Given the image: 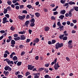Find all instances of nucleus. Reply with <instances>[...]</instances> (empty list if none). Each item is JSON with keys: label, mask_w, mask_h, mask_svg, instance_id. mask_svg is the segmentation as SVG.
<instances>
[{"label": "nucleus", "mask_w": 78, "mask_h": 78, "mask_svg": "<svg viewBox=\"0 0 78 78\" xmlns=\"http://www.w3.org/2000/svg\"><path fill=\"white\" fill-rule=\"evenodd\" d=\"M64 45L63 43H61L60 44L58 42L56 44L55 47L56 49H59V48H61Z\"/></svg>", "instance_id": "1"}, {"label": "nucleus", "mask_w": 78, "mask_h": 78, "mask_svg": "<svg viewBox=\"0 0 78 78\" xmlns=\"http://www.w3.org/2000/svg\"><path fill=\"white\" fill-rule=\"evenodd\" d=\"M58 63L59 62H57V64L56 63H55V64L54 67L55 70H58V68L60 67V66H59V64H58Z\"/></svg>", "instance_id": "2"}, {"label": "nucleus", "mask_w": 78, "mask_h": 78, "mask_svg": "<svg viewBox=\"0 0 78 78\" xmlns=\"http://www.w3.org/2000/svg\"><path fill=\"white\" fill-rule=\"evenodd\" d=\"M2 20V23L4 24H5V23H7V22H9V21L7 20V18L5 17L3 18Z\"/></svg>", "instance_id": "3"}, {"label": "nucleus", "mask_w": 78, "mask_h": 78, "mask_svg": "<svg viewBox=\"0 0 78 78\" xmlns=\"http://www.w3.org/2000/svg\"><path fill=\"white\" fill-rule=\"evenodd\" d=\"M26 17V16L25 15H23V16H18V19L20 20H23V19H24Z\"/></svg>", "instance_id": "4"}, {"label": "nucleus", "mask_w": 78, "mask_h": 78, "mask_svg": "<svg viewBox=\"0 0 78 78\" xmlns=\"http://www.w3.org/2000/svg\"><path fill=\"white\" fill-rule=\"evenodd\" d=\"M4 69L6 71H7V70H9V71H10V67H9V66H6L4 68Z\"/></svg>", "instance_id": "5"}, {"label": "nucleus", "mask_w": 78, "mask_h": 78, "mask_svg": "<svg viewBox=\"0 0 78 78\" xmlns=\"http://www.w3.org/2000/svg\"><path fill=\"white\" fill-rule=\"evenodd\" d=\"M21 40H25L26 39V37L25 36V35H22L21 36Z\"/></svg>", "instance_id": "6"}, {"label": "nucleus", "mask_w": 78, "mask_h": 78, "mask_svg": "<svg viewBox=\"0 0 78 78\" xmlns=\"http://www.w3.org/2000/svg\"><path fill=\"white\" fill-rule=\"evenodd\" d=\"M33 42L36 43H38V42H39V39L37 38H36L34 40Z\"/></svg>", "instance_id": "7"}, {"label": "nucleus", "mask_w": 78, "mask_h": 78, "mask_svg": "<svg viewBox=\"0 0 78 78\" xmlns=\"http://www.w3.org/2000/svg\"><path fill=\"white\" fill-rule=\"evenodd\" d=\"M56 62H57V58H56L53 62H52L51 63V65L52 66L53 65V64H56Z\"/></svg>", "instance_id": "8"}, {"label": "nucleus", "mask_w": 78, "mask_h": 78, "mask_svg": "<svg viewBox=\"0 0 78 78\" xmlns=\"http://www.w3.org/2000/svg\"><path fill=\"white\" fill-rule=\"evenodd\" d=\"M12 59L13 61H17V60H18V58H17V57L16 56H15L12 58Z\"/></svg>", "instance_id": "9"}, {"label": "nucleus", "mask_w": 78, "mask_h": 78, "mask_svg": "<svg viewBox=\"0 0 78 78\" xmlns=\"http://www.w3.org/2000/svg\"><path fill=\"white\" fill-rule=\"evenodd\" d=\"M29 23V21L28 20L25 23V25L27 27H28V24Z\"/></svg>", "instance_id": "10"}, {"label": "nucleus", "mask_w": 78, "mask_h": 78, "mask_svg": "<svg viewBox=\"0 0 78 78\" xmlns=\"http://www.w3.org/2000/svg\"><path fill=\"white\" fill-rule=\"evenodd\" d=\"M50 28L48 27H45L44 28V30L45 31H49Z\"/></svg>", "instance_id": "11"}, {"label": "nucleus", "mask_w": 78, "mask_h": 78, "mask_svg": "<svg viewBox=\"0 0 78 78\" xmlns=\"http://www.w3.org/2000/svg\"><path fill=\"white\" fill-rule=\"evenodd\" d=\"M16 54L14 52H12L10 55V58H12L13 57V55H16Z\"/></svg>", "instance_id": "12"}, {"label": "nucleus", "mask_w": 78, "mask_h": 78, "mask_svg": "<svg viewBox=\"0 0 78 78\" xmlns=\"http://www.w3.org/2000/svg\"><path fill=\"white\" fill-rule=\"evenodd\" d=\"M66 12V10H62L60 11V14H65Z\"/></svg>", "instance_id": "13"}, {"label": "nucleus", "mask_w": 78, "mask_h": 78, "mask_svg": "<svg viewBox=\"0 0 78 78\" xmlns=\"http://www.w3.org/2000/svg\"><path fill=\"white\" fill-rule=\"evenodd\" d=\"M14 39L16 41H19L20 39V37H17L14 38Z\"/></svg>", "instance_id": "14"}, {"label": "nucleus", "mask_w": 78, "mask_h": 78, "mask_svg": "<svg viewBox=\"0 0 78 78\" xmlns=\"http://www.w3.org/2000/svg\"><path fill=\"white\" fill-rule=\"evenodd\" d=\"M35 14L36 16L37 17H39V16L41 15V14H40V13L38 12H36L35 13Z\"/></svg>", "instance_id": "15"}, {"label": "nucleus", "mask_w": 78, "mask_h": 78, "mask_svg": "<svg viewBox=\"0 0 78 78\" xmlns=\"http://www.w3.org/2000/svg\"><path fill=\"white\" fill-rule=\"evenodd\" d=\"M31 66H32V65H28L27 66L28 69V70H31Z\"/></svg>", "instance_id": "16"}, {"label": "nucleus", "mask_w": 78, "mask_h": 78, "mask_svg": "<svg viewBox=\"0 0 78 78\" xmlns=\"http://www.w3.org/2000/svg\"><path fill=\"white\" fill-rule=\"evenodd\" d=\"M30 25V27H34V25H35V24L34 23H31Z\"/></svg>", "instance_id": "17"}, {"label": "nucleus", "mask_w": 78, "mask_h": 78, "mask_svg": "<svg viewBox=\"0 0 78 78\" xmlns=\"http://www.w3.org/2000/svg\"><path fill=\"white\" fill-rule=\"evenodd\" d=\"M30 21L32 23H34L35 22V20L34 18H32Z\"/></svg>", "instance_id": "18"}, {"label": "nucleus", "mask_w": 78, "mask_h": 78, "mask_svg": "<svg viewBox=\"0 0 78 78\" xmlns=\"http://www.w3.org/2000/svg\"><path fill=\"white\" fill-rule=\"evenodd\" d=\"M64 16L62 15H61L60 16H59V18L61 20H62L64 19Z\"/></svg>", "instance_id": "19"}, {"label": "nucleus", "mask_w": 78, "mask_h": 78, "mask_svg": "<svg viewBox=\"0 0 78 78\" xmlns=\"http://www.w3.org/2000/svg\"><path fill=\"white\" fill-rule=\"evenodd\" d=\"M22 63V62H19L17 63V66H21Z\"/></svg>", "instance_id": "20"}, {"label": "nucleus", "mask_w": 78, "mask_h": 78, "mask_svg": "<svg viewBox=\"0 0 78 78\" xmlns=\"http://www.w3.org/2000/svg\"><path fill=\"white\" fill-rule=\"evenodd\" d=\"M26 31H20V32H18V33L19 34H25L26 33Z\"/></svg>", "instance_id": "21"}, {"label": "nucleus", "mask_w": 78, "mask_h": 78, "mask_svg": "<svg viewBox=\"0 0 78 78\" xmlns=\"http://www.w3.org/2000/svg\"><path fill=\"white\" fill-rule=\"evenodd\" d=\"M10 30L12 31H14V30H15V27L13 26H12L10 27Z\"/></svg>", "instance_id": "22"}, {"label": "nucleus", "mask_w": 78, "mask_h": 78, "mask_svg": "<svg viewBox=\"0 0 78 78\" xmlns=\"http://www.w3.org/2000/svg\"><path fill=\"white\" fill-rule=\"evenodd\" d=\"M69 5H75V3L71 1L69 3Z\"/></svg>", "instance_id": "23"}, {"label": "nucleus", "mask_w": 78, "mask_h": 78, "mask_svg": "<svg viewBox=\"0 0 78 78\" xmlns=\"http://www.w3.org/2000/svg\"><path fill=\"white\" fill-rule=\"evenodd\" d=\"M74 9L76 11H78V7L74 6Z\"/></svg>", "instance_id": "24"}, {"label": "nucleus", "mask_w": 78, "mask_h": 78, "mask_svg": "<svg viewBox=\"0 0 78 78\" xmlns=\"http://www.w3.org/2000/svg\"><path fill=\"white\" fill-rule=\"evenodd\" d=\"M11 44H16V41L14 40H12L11 41Z\"/></svg>", "instance_id": "25"}, {"label": "nucleus", "mask_w": 78, "mask_h": 78, "mask_svg": "<svg viewBox=\"0 0 78 78\" xmlns=\"http://www.w3.org/2000/svg\"><path fill=\"white\" fill-rule=\"evenodd\" d=\"M62 39L63 41H66V40H67V37L66 36L62 38Z\"/></svg>", "instance_id": "26"}, {"label": "nucleus", "mask_w": 78, "mask_h": 78, "mask_svg": "<svg viewBox=\"0 0 78 78\" xmlns=\"http://www.w3.org/2000/svg\"><path fill=\"white\" fill-rule=\"evenodd\" d=\"M44 77L45 78H51V77H50V76H49L48 75H45L44 76Z\"/></svg>", "instance_id": "27"}, {"label": "nucleus", "mask_w": 78, "mask_h": 78, "mask_svg": "<svg viewBox=\"0 0 78 78\" xmlns=\"http://www.w3.org/2000/svg\"><path fill=\"white\" fill-rule=\"evenodd\" d=\"M27 7L29 8V9H31L32 8V6L31 5H27Z\"/></svg>", "instance_id": "28"}, {"label": "nucleus", "mask_w": 78, "mask_h": 78, "mask_svg": "<svg viewBox=\"0 0 78 78\" xmlns=\"http://www.w3.org/2000/svg\"><path fill=\"white\" fill-rule=\"evenodd\" d=\"M17 77L18 78H23V76L21 75L18 74L17 76Z\"/></svg>", "instance_id": "29"}, {"label": "nucleus", "mask_w": 78, "mask_h": 78, "mask_svg": "<svg viewBox=\"0 0 78 78\" xmlns=\"http://www.w3.org/2000/svg\"><path fill=\"white\" fill-rule=\"evenodd\" d=\"M7 12H8V10H7V9H4L3 11L4 13L5 14H6Z\"/></svg>", "instance_id": "30"}, {"label": "nucleus", "mask_w": 78, "mask_h": 78, "mask_svg": "<svg viewBox=\"0 0 78 78\" xmlns=\"http://www.w3.org/2000/svg\"><path fill=\"white\" fill-rule=\"evenodd\" d=\"M50 66V63H46L44 65L45 67H48Z\"/></svg>", "instance_id": "31"}, {"label": "nucleus", "mask_w": 78, "mask_h": 78, "mask_svg": "<svg viewBox=\"0 0 78 78\" xmlns=\"http://www.w3.org/2000/svg\"><path fill=\"white\" fill-rule=\"evenodd\" d=\"M64 35L63 34V35H61L60 36H59V38H60V39H62V37H64Z\"/></svg>", "instance_id": "32"}, {"label": "nucleus", "mask_w": 78, "mask_h": 78, "mask_svg": "<svg viewBox=\"0 0 78 78\" xmlns=\"http://www.w3.org/2000/svg\"><path fill=\"white\" fill-rule=\"evenodd\" d=\"M30 41H31V39L27 38L26 40V43H28V42H30Z\"/></svg>", "instance_id": "33"}, {"label": "nucleus", "mask_w": 78, "mask_h": 78, "mask_svg": "<svg viewBox=\"0 0 78 78\" xmlns=\"http://www.w3.org/2000/svg\"><path fill=\"white\" fill-rule=\"evenodd\" d=\"M6 61L7 62V63H8V64H9V65H10V60H9L7 58Z\"/></svg>", "instance_id": "34"}, {"label": "nucleus", "mask_w": 78, "mask_h": 78, "mask_svg": "<svg viewBox=\"0 0 78 78\" xmlns=\"http://www.w3.org/2000/svg\"><path fill=\"white\" fill-rule=\"evenodd\" d=\"M52 42V44H55L56 41V40H52L51 41Z\"/></svg>", "instance_id": "35"}, {"label": "nucleus", "mask_w": 78, "mask_h": 78, "mask_svg": "<svg viewBox=\"0 0 78 78\" xmlns=\"http://www.w3.org/2000/svg\"><path fill=\"white\" fill-rule=\"evenodd\" d=\"M23 47V45H22V44H21L19 45V48H20V49H22Z\"/></svg>", "instance_id": "36"}, {"label": "nucleus", "mask_w": 78, "mask_h": 78, "mask_svg": "<svg viewBox=\"0 0 78 78\" xmlns=\"http://www.w3.org/2000/svg\"><path fill=\"white\" fill-rule=\"evenodd\" d=\"M72 40H70L68 42V45H72L71 44H72Z\"/></svg>", "instance_id": "37"}, {"label": "nucleus", "mask_w": 78, "mask_h": 78, "mask_svg": "<svg viewBox=\"0 0 78 78\" xmlns=\"http://www.w3.org/2000/svg\"><path fill=\"white\" fill-rule=\"evenodd\" d=\"M69 17H71L72 16V12H69Z\"/></svg>", "instance_id": "38"}, {"label": "nucleus", "mask_w": 78, "mask_h": 78, "mask_svg": "<svg viewBox=\"0 0 78 78\" xmlns=\"http://www.w3.org/2000/svg\"><path fill=\"white\" fill-rule=\"evenodd\" d=\"M50 6H51V7H52V8H53L55 7V5L54 4L51 3L50 5Z\"/></svg>", "instance_id": "39"}, {"label": "nucleus", "mask_w": 78, "mask_h": 78, "mask_svg": "<svg viewBox=\"0 0 78 78\" xmlns=\"http://www.w3.org/2000/svg\"><path fill=\"white\" fill-rule=\"evenodd\" d=\"M71 45L68 44V48H73V46H70Z\"/></svg>", "instance_id": "40"}, {"label": "nucleus", "mask_w": 78, "mask_h": 78, "mask_svg": "<svg viewBox=\"0 0 78 78\" xmlns=\"http://www.w3.org/2000/svg\"><path fill=\"white\" fill-rule=\"evenodd\" d=\"M20 71H18L17 72H16L15 73V74L17 76L18 74H20Z\"/></svg>", "instance_id": "41"}, {"label": "nucleus", "mask_w": 78, "mask_h": 78, "mask_svg": "<svg viewBox=\"0 0 78 78\" xmlns=\"http://www.w3.org/2000/svg\"><path fill=\"white\" fill-rule=\"evenodd\" d=\"M63 27L64 26H61V25L59 27V28H60L61 30H62V28H63Z\"/></svg>", "instance_id": "42"}, {"label": "nucleus", "mask_w": 78, "mask_h": 78, "mask_svg": "<svg viewBox=\"0 0 78 78\" xmlns=\"http://www.w3.org/2000/svg\"><path fill=\"white\" fill-rule=\"evenodd\" d=\"M25 54V52L23 51L21 52V56H23V55H24V54Z\"/></svg>", "instance_id": "43"}, {"label": "nucleus", "mask_w": 78, "mask_h": 78, "mask_svg": "<svg viewBox=\"0 0 78 78\" xmlns=\"http://www.w3.org/2000/svg\"><path fill=\"white\" fill-rule=\"evenodd\" d=\"M20 9H22L23 8V7H24V5H20Z\"/></svg>", "instance_id": "44"}, {"label": "nucleus", "mask_w": 78, "mask_h": 78, "mask_svg": "<svg viewBox=\"0 0 78 78\" xmlns=\"http://www.w3.org/2000/svg\"><path fill=\"white\" fill-rule=\"evenodd\" d=\"M22 12L24 14H27V11L26 10H24Z\"/></svg>", "instance_id": "45"}, {"label": "nucleus", "mask_w": 78, "mask_h": 78, "mask_svg": "<svg viewBox=\"0 0 78 78\" xmlns=\"http://www.w3.org/2000/svg\"><path fill=\"white\" fill-rule=\"evenodd\" d=\"M8 56V54L6 53H5L4 55V58H6Z\"/></svg>", "instance_id": "46"}, {"label": "nucleus", "mask_w": 78, "mask_h": 78, "mask_svg": "<svg viewBox=\"0 0 78 78\" xmlns=\"http://www.w3.org/2000/svg\"><path fill=\"white\" fill-rule=\"evenodd\" d=\"M57 25L59 27V26H60V25H61V23H60V21H58L57 23Z\"/></svg>", "instance_id": "47"}, {"label": "nucleus", "mask_w": 78, "mask_h": 78, "mask_svg": "<svg viewBox=\"0 0 78 78\" xmlns=\"http://www.w3.org/2000/svg\"><path fill=\"white\" fill-rule=\"evenodd\" d=\"M48 44H49V45H52V42H51L50 41H48Z\"/></svg>", "instance_id": "48"}, {"label": "nucleus", "mask_w": 78, "mask_h": 78, "mask_svg": "<svg viewBox=\"0 0 78 78\" xmlns=\"http://www.w3.org/2000/svg\"><path fill=\"white\" fill-rule=\"evenodd\" d=\"M5 17H6L7 19H8V18H9V14H7L5 15Z\"/></svg>", "instance_id": "49"}, {"label": "nucleus", "mask_w": 78, "mask_h": 78, "mask_svg": "<svg viewBox=\"0 0 78 78\" xmlns=\"http://www.w3.org/2000/svg\"><path fill=\"white\" fill-rule=\"evenodd\" d=\"M35 59L36 60H38L39 59V56H37L35 57Z\"/></svg>", "instance_id": "50"}, {"label": "nucleus", "mask_w": 78, "mask_h": 78, "mask_svg": "<svg viewBox=\"0 0 78 78\" xmlns=\"http://www.w3.org/2000/svg\"><path fill=\"white\" fill-rule=\"evenodd\" d=\"M58 14V12H53L54 15H56V14Z\"/></svg>", "instance_id": "51"}, {"label": "nucleus", "mask_w": 78, "mask_h": 78, "mask_svg": "<svg viewBox=\"0 0 78 78\" xmlns=\"http://www.w3.org/2000/svg\"><path fill=\"white\" fill-rule=\"evenodd\" d=\"M72 21L74 23H76L77 22V21H76V20H73Z\"/></svg>", "instance_id": "52"}, {"label": "nucleus", "mask_w": 78, "mask_h": 78, "mask_svg": "<svg viewBox=\"0 0 78 78\" xmlns=\"http://www.w3.org/2000/svg\"><path fill=\"white\" fill-rule=\"evenodd\" d=\"M66 23L67 25H69L70 24V21H67L66 22Z\"/></svg>", "instance_id": "53"}, {"label": "nucleus", "mask_w": 78, "mask_h": 78, "mask_svg": "<svg viewBox=\"0 0 78 78\" xmlns=\"http://www.w3.org/2000/svg\"><path fill=\"white\" fill-rule=\"evenodd\" d=\"M30 75V73H29V72H26V76H27L28 75Z\"/></svg>", "instance_id": "54"}, {"label": "nucleus", "mask_w": 78, "mask_h": 78, "mask_svg": "<svg viewBox=\"0 0 78 78\" xmlns=\"http://www.w3.org/2000/svg\"><path fill=\"white\" fill-rule=\"evenodd\" d=\"M14 37H18V34H14L13 35Z\"/></svg>", "instance_id": "55"}, {"label": "nucleus", "mask_w": 78, "mask_h": 78, "mask_svg": "<svg viewBox=\"0 0 78 78\" xmlns=\"http://www.w3.org/2000/svg\"><path fill=\"white\" fill-rule=\"evenodd\" d=\"M29 33L30 34H31V33H32V30H31L29 29Z\"/></svg>", "instance_id": "56"}, {"label": "nucleus", "mask_w": 78, "mask_h": 78, "mask_svg": "<svg viewBox=\"0 0 78 78\" xmlns=\"http://www.w3.org/2000/svg\"><path fill=\"white\" fill-rule=\"evenodd\" d=\"M66 60H67V61L68 62L70 61V59H69V58L68 57H66Z\"/></svg>", "instance_id": "57"}, {"label": "nucleus", "mask_w": 78, "mask_h": 78, "mask_svg": "<svg viewBox=\"0 0 78 78\" xmlns=\"http://www.w3.org/2000/svg\"><path fill=\"white\" fill-rule=\"evenodd\" d=\"M1 33H2V34H3V33H5V31L4 30H1L0 31Z\"/></svg>", "instance_id": "58"}, {"label": "nucleus", "mask_w": 78, "mask_h": 78, "mask_svg": "<svg viewBox=\"0 0 78 78\" xmlns=\"http://www.w3.org/2000/svg\"><path fill=\"white\" fill-rule=\"evenodd\" d=\"M16 9L18 10L19 9V6H17L15 7Z\"/></svg>", "instance_id": "59"}, {"label": "nucleus", "mask_w": 78, "mask_h": 78, "mask_svg": "<svg viewBox=\"0 0 78 78\" xmlns=\"http://www.w3.org/2000/svg\"><path fill=\"white\" fill-rule=\"evenodd\" d=\"M35 4L36 5H38L39 4V2L38 1L37 2H35Z\"/></svg>", "instance_id": "60"}, {"label": "nucleus", "mask_w": 78, "mask_h": 78, "mask_svg": "<svg viewBox=\"0 0 78 78\" xmlns=\"http://www.w3.org/2000/svg\"><path fill=\"white\" fill-rule=\"evenodd\" d=\"M30 18V16L29 15H27L26 16V19H28Z\"/></svg>", "instance_id": "61"}, {"label": "nucleus", "mask_w": 78, "mask_h": 78, "mask_svg": "<svg viewBox=\"0 0 78 78\" xmlns=\"http://www.w3.org/2000/svg\"><path fill=\"white\" fill-rule=\"evenodd\" d=\"M51 19L52 20H55V16H52Z\"/></svg>", "instance_id": "62"}, {"label": "nucleus", "mask_w": 78, "mask_h": 78, "mask_svg": "<svg viewBox=\"0 0 78 78\" xmlns=\"http://www.w3.org/2000/svg\"><path fill=\"white\" fill-rule=\"evenodd\" d=\"M60 2L61 3H62V4H64V3H65V1L62 0L60 1Z\"/></svg>", "instance_id": "63"}, {"label": "nucleus", "mask_w": 78, "mask_h": 78, "mask_svg": "<svg viewBox=\"0 0 78 78\" xmlns=\"http://www.w3.org/2000/svg\"><path fill=\"white\" fill-rule=\"evenodd\" d=\"M39 77V76L37 75L35 76H34V78H38Z\"/></svg>", "instance_id": "64"}]
</instances>
